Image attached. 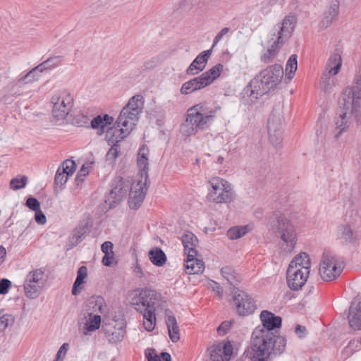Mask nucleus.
I'll use <instances>...</instances> for the list:
<instances>
[{"label":"nucleus","instance_id":"a211bd4d","mask_svg":"<svg viewBox=\"0 0 361 361\" xmlns=\"http://www.w3.org/2000/svg\"><path fill=\"white\" fill-rule=\"evenodd\" d=\"M269 140L272 145L277 146L282 140L281 123L279 118L272 114L268 121Z\"/></svg>","mask_w":361,"mask_h":361},{"label":"nucleus","instance_id":"a18cd8bd","mask_svg":"<svg viewBox=\"0 0 361 361\" xmlns=\"http://www.w3.org/2000/svg\"><path fill=\"white\" fill-rule=\"evenodd\" d=\"M285 0H269L268 1L262 4L260 11L262 13L266 15L271 12V6L275 4H283Z\"/></svg>","mask_w":361,"mask_h":361},{"label":"nucleus","instance_id":"39448f33","mask_svg":"<svg viewBox=\"0 0 361 361\" xmlns=\"http://www.w3.org/2000/svg\"><path fill=\"white\" fill-rule=\"evenodd\" d=\"M341 106L345 111L343 112L336 118V126L338 133V137L343 132L348 129L350 121L348 117V113L353 115L358 121L361 117V89L358 86L345 88L339 100Z\"/></svg>","mask_w":361,"mask_h":361},{"label":"nucleus","instance_id":"c9c22d12","mask_svg":"<svg viewBox=\"0 0 361 361\" xmlns=\"http://www.w3.org/2000/svg\"><path fill=\"white\" fill-rule=\"evenodd\" d=\"M87 276V269L85 266L80 267L77 271V277L73 283L72 288V294L75 295L78 294L77 288H80L83 283L85 279Z\"/></svg>","mask_w":361,"mask_h":361},{"label":"nucleus","instance_id":"69168bd1","mask_svg":"<svg viewBox=\"0 0 361 361\" xmlns=\"http://www.w3.org/2000/svg\"><path fill=\"white\" fill-rule=\"evenodd\" d=\"M146 356L148 359V361H159V357L152 350H151V351L149 353H146Z\"/></svg>","mask_w":361,"mask_h":361},{"label":"nucleus","instance_id":"aec40b11","mask_svg":"<svg viewBox=\"0 0 361 361\" xmlns=\"http://www.w3.org/2000/svg\"><path fill=\"white\" fill-rule=\"evenodd\" d=\"M181 241L184 247V251L190 253L189 257L197 256V251L196 250L199 241L197 238L190 231H185L181 237Z\"/></svg>","mask_w":361,"mask_h":361},{"label":"nucleus","instance_id":"4468645a","mask_svg":"<svg viewBox=\"0 0 361 361\" xmlns=\"http://www.w3.org/2000/svg\"><path fill=\"white\" fill-rule=\"evenodd\" d=\"M128 185L123 178H116L111 185V190L106 196L105 202L110 208L114 207L116 204L121 202L127 195Z\"/></svg>","mask_w":361,"mask_h":361},{"label":"nucleus","instance_id":"b1692460","mask_svg":"<svg viewBox=\"0 0 361 361\" xmlns=\"http://www.w3.org/2000/svg\"><path fill=\"white\" fill-rule=\"evenodd\" d=\"M187 259L185 263V272L188 274H196L202 273L204 269L202 260L197 259L196 256L189 257L190 253H186Z\"/></svg>","mask_w":361,"mask_h":361},{"label":"nucleus","instance_id":"774afa93","mask_svg":"<svg viewBox=\"0 0 361 361\" xmlns=\"http://www.w3.org/2000/svg\"><path fill=\"white\" fill-rule=\"evenodd\" d=\"M159 361H171V355L168 353H161V357L159 358Z\"/></svg>","mask_w":361,"mask_h":361},{"label":"nucleus","instance_id":"5fc2aeb1","mask_svg":"<svg viewBox=\"0 0 361 361\" xmlns=\"http://www.w3.org/2000/svg\"><path fill=\"white\" fill-rule=\"evenodd\" d=\"M26 206L34 212L40 209L39 202L35 197H29L26 200Z\"/></svg>","mask_w":361,"mask_h":361},{"label":"nucleus","instance_id":"f8f14e48","mask_svg":"<svg viewBox=\"0 0 361 361\" xmlns=\"http://www.w3.org/2000/svg\"><path fill=\"white\" fill-rule=\"evenodd\" d=\"M44 269H35L28 272L23 284L26 297L30 299L37 298L44 285Z\"/></svg>","mask_w":361,"mask_h":361},{"label":"nucleus","instance_id":"20e7f679","mask_svg":"<svg viewBox=\"0 0 361 361\" xmlns=\"http://www.w3.org/2000/svg\"><path fill=\"white\" fill-rule=\"evenodd\" d=\"M219 106L209 109L205 104L200 103L188 109L185 122L180 130L184 136H191L200 130L208 129L212 124Z\"/></svg>","mask_w":361,"mask_h":361},{"label":"nucleus","instance_id":"c03bdc74","mask_svg":"<svg viewBox=\"0 0 361 361\" xmlns=\"http://www.w3.org/2000/svg\"><path fill=\"white\" fill-rule=\"evenodd\" d=\"M59 168H61V170L69 176L75 171L76 164L74 161L66 159Z\"/></svg>","mask_w":361,"mask_h":361},{"label":"nucleus","instance_id":"393cba45","mask_svg":"<svg viewBox=\"0 0 361 361\" xmlns=\"http://www.w3.org/2000/svg\"><path fill=\"white\" fill-rule=\"evenodd\" d=\"M206 87L201 77L199 75L184 82L180 91L182 94H188Z\"/></svg>","mask_w":361,"mask_h":361},{"label":"nucleus","instance_id":"ddd939ff","mask_svg":"<svg viewBox=\"0 0 361 361\" xmlns=\"http://www.w3.org/2000/svg\"><path fill=\"white\" fill-rule=\"evenodd\" d=\"M233 305L236 312L240 316H247L252 314L256 305L254 300L247 293L237 290L233 296Z\"/></svg>","mask_w":361,"mask_h":361},{"label":"nucleus","instance_id":"de8ad7c7","mask_svg":"<svg viewBox=\"0 0 361 361\" xmlns=\"http://www.w3.org/2000/svg\"><path fill=\"white\" fill-rule=\"evenodd\" d=\"M14 323V317L11 314H4L0 317V329L4 331Z\"/></svg>","mask_w":361,"mask_h":361},{"label":"nucleus","instance_id":"bf43d9fd","mask_svg":"<svg viewBox=\"0 0 361 361\" xmlns=\"http://www.w3.org/2000/svg\"><path fill=\"white\" fill-rule=\"evenodd\" d=\"M35 219L40 225H44L47 222V218L40 209L35 211Z\"/></svg>","mask_w":361,"mask_h":361},{"label":"nucleus","instance_id":"a878e982","mask_svg":"<svg viewBox=\"0 0 361 361\" xmlns=\"http://www.w3.org/2000/svg\"><path fill=\"white\" fill-rule=\"evenodd\" d=\"M223 69L224 66L221 63H217L200 76L207 87L220 76Z\"/></svg>","mask_w":361,"mask_h":361},{"label":"nucleus","instance_id":"f03ea898","mask_svg":"<svg viewBox=\"0 0 361 361\" xmlns=\"http://www.w3.org/2000/svg\"><path fill=\"white\" fill-rule=\"evenodd\" d=\"M283 75V69L279 64L262 70L243 90L241 102L245 105L255 104L262 96L274 90L281 83Z\"/></svg>","mask_w":361,"mask_h":361},{"label":"nucleus","instance_id":"4be33fe9","mask_svg":"<svg viewBox=\"0 0 361 361\" xmlns=\"http://www.w3.org/2000/svg\"><path fill=\"white\" fill-rule=\"evenodd\" d=\"M348 319L352 329L354 330L361 329V302L351 303Z\"/></svg>","mask_w":361,"mask_h":361},{"label":"nucleus","instance_id":"052dcab7","mask_svg":"<svg viewBox=\"0 0 361 361\" xmlns=\"http://www.w3.org/2000/svg\"><path fill=\"white\" fill-rule=\"evenodd\" d=\"M231 323L228 321H225L221 324V325L218 327L217 331L219 334H226L227 331L230 329Z\"/></svg>","mask_w":361,"mask_h":361},{"label":"nucleus","instance_id":"58836bf2","mask_svg":"<svg viewBox=\"0 0 361 361\" xmlns=\"http://www.w3.org/2000/svg\"><path fill=\"white\" fill-rule=\"evenodd\" d=\"M337 235L338 238L345 242H350L353 240V232L350 226L348 225H341L338 228Z\"/></svg>","mask_w":361,"mask_h":361},{"label":"nucleus","instance_id":"c85d7f7f","mask_svg":"<svg viewBox=\"0 0 361 361\" xmlns=\"http://www.w3.org/2000/svg\"><path fill=\"white\" fill-rule=\"evenodd\" d=\"M166 326L170 339L173 343L178 342L180 340L179 327L173 315L167 314Z\"/></svg>","mask_w":361,"mask_h":361},{"label":"nucleus","instance_id":"09e8293b","mask_svg":"<svg viewBox=\"0 0 361 361\" xmlns=\"http://www.w3.org/2000/svg\"><path fill=\"white\" fill-rule=\"evenodd\" d=\"M112 134L111 133L109 137L106 135L107 138L111 137ZM108 140V142L109 143H111V142L109 141V139ZM114 143H116V142H113V146L109 149V150L108 151L107 154H106V159L107 160H114L116 158H117L119 155V150L118 149V145H114ZM112 144V142H111Z\"/></svg>","mask_w":361,"mask_h":361},{"label":"nucleus","instance_id":"bb28decb","mask_svg":"<svg viewBox=\"0 0 361 361\" xmlns=\"http://www.w3.org/2000/svg\"><path fill=\"white\" fill-rule=\"evenodd\" d=\"M114 121V117L109 116V114H104V116L98 115L92 120L91 127L93 129L99 130L101 133H104L105 128L111 125Z\"/></svg>","mask_w":361,"mask_h":361},{"label":"nucleus","instance_id":"79ce46f5","mask_svg":"<svg viewBox=\"0 0 361 361\" xmlns=\"http://www.w3.org/2000/svg\"><path fill=\"white\" fill-rule=\"evenodd\" d=\"M212 48H210L208 50H205L201 52L194 60L193 61L197 66H199L202 70L205 68V66L207 63L212 53Z\"/></svg>","mask_w":361,"mask_h":361},{"label":"nucleus","instance_id":"49530a36","mask_svg":"<svg viewBox=\"0 0 361 361\" xmlns=\"http://www.w3.org/2000/svg\"><path fill=\"white\" fill-rule=\"evenodd\" d=\"M68 176L64 173L61 170V168H59L56 171L55 178H54V183L58 186H63L67 181Z\"/></svg>","mask_w":361,"mask_h":361},{"label":"nucleus","instance_id":"4d7b16f0","mask_svg":"<svg viewBox=\"0 0 361 361\" xmlns=\"http://www.w3.org/2000/svg\"><path fill=\"white\" fill-rule=\"evenodd\" d=\"M11 283L8 279H3L0 281V294L4 295L8 292Z\"/></svg>","mask_w":361,"mask_h":361},{"label":"nucleus","instance_id":"680f3d73","mask_svg":"<svg viewBox=\"0 0 361 361\" xmlns=\"http://www.w3.org/2000/svg\"><path fill=\"white\" fill-rule=\"evenodd\" d=\"M68 349V344L63 343L57 352L56 356L59 358H63L65 357Z\"/></svg>","mask_w":361,"mask_h":361},{"label":"nucleus","instance_id":"9b49d317","mask_svg":"<svg viewBox=\"0 0 361 361\" xmlns=\"http://www.w3.org/2000/svg\"><path fill=\"white\" fill-rule=\"evenodd\" d=\"M343 271L341 262L335 256L325 253L319 264V275L325 281L336 279Z\"/></svg>","mask_w":361,"mask_h":361},{"label":"nucleus","instance_id":"8fccbe9b","mask_svg":"<svg viewBox=\"0 0 361 361\" xmlns=\"http://www.w3.org/2000/svg\"><path fill=\"white\" fill-rule=\"evenodd\" d=\"M327 14L333 16L334 18L338 15L339 12V1L338 0H333L326 11Z\"/></svg>","mask_w":361,"mask_h":361},{"label":"nucleus","instance_id":"1a4fd4ad","mask_svg":"<svg viewBox=\"0 0 361 361\" xmlns=\"http://www.w3.org/2000/svg\"><path fill=\"white\" fill-rule=\"evenodd\" d=\"M210 188L207 199L216 204L230 203L235 199L232 185L220 177H212L209 180Z\"/></svg>","mask_w":361,"mask_h":361},{"label":"nucleus","instance_id":"603ef678","mask_svg":"<svg viewBox=\"0 0 361 361\" xmlns=\"http://www.w3.org/2000/svg\"><path fill=\"white\" fill-rule=\"evenodd\" d=\"M229 32V27H224L223 29H221L220 32H219L217 35L215 36L211 48H212L213 49L216 46V44L221 40V39Z\"/></svg>","mask_w":361,"mask_h":361},{"label":"nucleus","instance_id":"412c9836","mask_svg":"<svg viewBox=\"0 0 361 361\" xmlns=\"http://www.w3.org/2000/svg\"><path fill=\"white\" fill-rule=\"evenodd\" d=\"M311 267V261L310 255L305 252H300L296 255L290 262L288 268H295L300 269V271H307L310 274Z\"/></svg>","mask_w":361,"mask_h":361},{"label":"nucleus","instance_id":"9d476101","mask_svg":"<svg viewBox=\"0 0 361 361\" xmlns=\"http://www.w3.org/2000/svg\"><path fill=\"white\" fill-rule=\"evenodd\" d=\"M73 97L66 90L56 92L51 99L52 116L56 121H64L71 111Z\"/></svg>","mask_w":361,"mask_h":361},{"label":"nucleus","instance_id":"7ed1b4c3","mask_svg":"<svg viewBox=\"0 0 361 361\" xmlns=\"http://www.w3.org/2000/svg\"><path fill=\"white\" fill-rule=\"evenodd\" d=\"M145 99L141 94L132 97L121 111L114 128L107 132V136L111 142H118L126 137L137 125L140 114L142 112Z\"/></svg>","mask_w":361,"mask_h":361},{"label":"nucleus","instance_id":"4c0bfd02","mask_svg":"<svg viewBox=\"0 0 361 361\" xmlns=\"http://www.w3.org/2000/svg\"><path fill=\"white\" fill-rule=\"evenodd\" d=\"M101 317L99 314H89V319L85 324V329L87 331H94L100 327Z\"/></svg>","mask_w":361,"mask_h":361},{"label":"nucleus","instance_id":"f3484780","mask_svg":"<svg viewBox=\"0 0 361 361\" xmlns=\"http://www.w3.org/2000/svg\"><path fill=\"white\" fill-rule=\"evenodd\" d=\"M310 274L306 271H300L295 268H288L287 270V283L288 287L293 290H298L305 284Z\"/></svg>","mask_w":361,"mask_h":361},{"label":"nucleus","instance_id":"6ab92c4d","mask_svg":"<svg viewBox=\"0 0 361 361\" xmlns=\"http://www.w3.org/2000/svg\"><path fill=\"white\" fill-rule=\"evenodd\" d=\"M149 149L145 145H142L137 154V166L140 169V179L145 180V181L149 180V163H148V155H149Z\"/></svg>","mask_w":361,"mask_h":361},{"label":"nucleus","instance_id":"13d9d810","mask_svg":"<svg viewBox=\"0 0 361 361\" xmlns=\"http://www.w3.org/2000/svg\"><path fill=\"white\" fill-rule=\"evenodd\" d=\"M113 243L110 241H105L101 246L102 251L104 255H113Z\"/></svg>","mask_w":361,"mask_h":361},{"label":"nucleus","instance_id":"864d4df0","mask_svg":"<svg viewBox=\"0 0 361 361\" xmlns=\"http://www.w3.org/2000/svg\"><path fill=\"white\" fill-rule=\"evenodd\" d=\"M88 173H89L88 166H85V165H83L81 167L80 170L78 171L76 178H75V181H76V183L78 185L83 181L85 177Z\"/></svg>","mask_w":361,"mask_h":361},{"label":"nucleus","instance_id":"a19ab883","mask_svg":"<svg viewBox=\"0 0 361 361\" xmlns=\"http://www.w3.org/2000/svg\"><path fill=\"white\" fill-rule=\"evenodd\" d=\"M221 273L222 276L231 284L234 285L238 280L237 274L231 267H224L221 268Z\"/></svg>","mask_w":361,"mask_h":361},{"label":"nucleus","instance_id":"338daca9","mask_svg":"<svg viewBox=\"0 0 361 361\" xmlns=\"http://www.w3.org/2000/svg\"><path fill=\"white\" fill-rule=\"evenodd\" d=\"M134 272H135V275L139 278H142L144 276L142 269L140 265H139L138 264H136L135 269H134Z\"/></svg>","mask_w":361,"mask_h":361},{"label":"nucleus","instance_id":"37998d69","mask_svg":"<svg viewBox=\"0 0 361 361\" xmlns=\"http://www.w3.org/2000/svg\"><path fill=\"white\" fill-rule=\"evenodd\" d=\"M27 183V178L25 176H18L11 179L10 187L13 190L22 189L26 186Z\"/></svg>","mask_w":361,"mask_h":361},{"label":"nucleus","instance_id":"6e6d98bb","mask_svg":"<svg viewBox=\"0 0 361 361\" xmlns=\"http://www.w3.org/2000/svg\"><path fill=\"white\" fill-rule=\"evenodd\" d=\"M202 71L203 70L199 66L192 61L186 69V74L188 75H195Z\"/></svg>","mask_w":361,"mask_h":361},{"label":"nucleus","instance_id":"f704fd0d","mask_svg":"<svg viewBox=\"0 0 361 361\" xmlns=\"http://www.w3.org/2000/svg\"><path fill=\"white\" fill-rule=\"evenodd\" d=\"M37 66L27 73L24 76L18 78V81L20 83H32L37 81L40 78V73H43L42 69H36Z\"/></svg>","mask_w":361,"mask_h":361},{"label":"nucleus","instance_id":"2eb2a0df","mask_svg":"<svg viewBox=\"0 0 361 361\" xmlns=\"http://www.w3.org/2000/svg\"><path fill=\"white\" fill-rule=\"evenodd\" d=\"M149 183V181L140 179L133 182L128 200L130 209H137L141 206L148 190Z\"/></svg>","mask_w":361,"mask_h":361},{"label":"nucleus","instance_id":"ea45409f","mask_svg":"<svg viewBox=\"0 0 361 361\" xmlns=\"http://www.w3.org/2000/svg\"><path fill=\"white\" fill-rule=\"evenodd\" d=\"M297 68V56L295 54H293L288 59L286 66V76L289 80H291L293 78Z\"/></svg>","mask_w":361,"mask_h":361},{"label":"nucleus","instance_id":"6e6552de","mask_svg":"<svg viewBox=\"0 0 361 361\" xmlns=\"http://www.w3.org/2000/svg\"><path fill=\"white\" fill-rule=\"evenodd\" d=\"M271 219L277 222L276 235L279 240L280 252L286 255L291 254L298 242L295 225L279 212H274Z\"/></svg>","mask_w":361,"mask_h":361},{"label":"nucleus","instance_id":"7c9ffc66","mask_svg":"<svg viewBox=\"0 0 361 361\" xmlns=\"http://www.w3.org/2000/svg\"><path fill=\"white\" fill-rule=\"evenodd\" d=\"M104 331L106 338L111 343H116L121 341L126 333L123 328H114L113 329H104Z\"/></svg>","mask_w":361,"mask_h":361},{"label":"nucleus","instance_id":"3c124183","mask_svg":"<svg viewBox=\"0 0 361 361\" xmlns=\"http://www.w3.org/2000/svg\"><path fill=\"white\" fill-rule=\"evenodd\" d=\"M335 18L327 14V12L324 11L322 20L319 22V27L322 29H326L333 23Z\"/></svg>","mask_w":361,"mask_h":361},{"label":"nucleus","instance_id":"0eeeda50","mask_svg":"<svg viewBox=\"0 0 361 361\" xmlns=\"http://www.w3.org/2000/svg\"><path fill=\"white\" fill-rule=\"evenodd\" d=\"M296 23L295 16L290 14L286 16L281 23H278L274 26L271 31L273 43L261 57L264 63H268L272 61L281 47L292 36Z\"/></svg>","mask_w":361,"mask_h":361},{"label":"nucleus","instance_id":"cd10ccee","mask_svg":"<svg viewBox=\"0 0 361 361\" xmlns=\"http://www.w3.org/2000/svg\"><path fill=\"white\" fill-rule=\"evenodd\" d=\"M90 224L87 221H83L78 224V226L73 231L72 236V242L74 244L80 243L84 236L87 235L90 231Z\"/></svg>","mask_w":361,"mask_h":361},{"label":"nucleus","instance_id":"e2e57ef3","mask_svg":"<svg viewBox=\"0 0 361 361\" xmlns=\"http://www.w3.org/2000/svg\"><path fill=\"white\" fill-rule=\"evenodd\" d=\"M114 253L113 255H104V256L102 258V263L104 266L110 267L114 260Z\"/></svg>","mask_w":361,"mask_h":361},{"label":"nucleus","instance_id":"72a5a7b5","mask_svg":"<svg viewBox=\"0 0 361 361\" xmlns=\"http://www.w3.org/2000/svg\"><path fill=\"white\" fill-rule=\"evenodd\" d=\"M336 75H330L326 72H322L320 79V87L321 89L325 92H329L331 91L333 87L335 86V79L334 76Z\"/></svg>","mask_w":361,"mask_h":361},{"label":"nucleus","instance_id":"5701e85b","mask_svg":"<svg viewBox=\"0 0 361 361\" xmlns=\"http://www.w3.org/2000/svg\"><path fill=\"white\" fill-rule=\"evenodd\" d=\"M342 57L341 55L334 51L329 56L326 63L324 72L329 73L330 75H337L342 67Z\"/></svg>","mask_w":361,"mask_h":361},{"label":"nucleus","instance_id":"0e129e2a","mask_svg":"<svg viewBox=\"0 0 361 361\" xmlns=\"http://www.w3.org/2000/svg\"><path fill=\"white\" fill-rule=\"evenodd\" d=\"M306 328L303 326H301L300 324L297 325L295 327V334L298 335V336L300 338H304L306 335Z\"/></svg>","mask_w":361,"mask_h":361},{"label":"nucleus","instance_id":"dca6fc26","mask_svg":"<svg viewBox=\"0 0 361 361\" xmlns=\"http://www.w3.org/2000/svg\"><path fill=\"white\" fill-rule=\"evenodd\" d=\"M212 361H229L233 354L230 341L214 343L207 348Z\"/></svg>","mask_w":361,"mask_h":361},{"label":"nucleus","instance_id":"e433bc0d","mask_svg":"<svg viewBox=\"0 0 361 361\" xmlns=\"http://www.w3.org/2000/svg\"><path fill=\"white\" fill-rule=\"evenodd\" d=\"M249 231L248 226H234L228 231L227 236L231 240H236L245 235Z\"/></svg>","mask_w":361,"mask_h":361},{"label":"nucleus","instance_id":"423d86ee","mask_svg":"<svg viewBox=\"0 0 361 361\" xmlns=\"http://www.w3.org/2000/svg\"><path fill=\"white\" fill-rule=\"evenodd\" d=\"M160 300L161 294L151 289H142L131 298L132 305L143 316V325L147 331H152L155 327V310Z\"/></svg>","mask_w":361,"mask_h":361},{"label":"nucleus","instance_id":"c756f323","mask_svg":"<svg viewBox=\"0 0 361 361\" xmlns=\"http://www.w3.org/2000/svg\"><path fill=\"white\" fill-rule=\"evenodd\" d=\"M149 258L152 263L157 267H162L166 262V256L159 247H154L149 252Z\"/></svg>","mask_w":361,"mask_h":361},{"label":"nucleus","instance_id":"2f4dec72","mask_svg":"<svg viewBox=\"0 0 361 361\" xmlns=\"http://www.w3.org/2000/svg\"><path fill=\"white\" fill-rule=\"evenodd\" d=\"M104 299L101 296H92L88 301L89 310L102 314L105 309Z\"/></svg>","mask_w":361,"mask_h":361},{"label":"nucleus","instance_id":"473e14b6","mask_svg":"<svg viewBox=\"0 0 361 361\" xmlns=\"http://www.w3.org/2000/svg\"><path fill=\"white\" fill-rule=\"evenodd\" d=\"M63 58L61 56L49 57L46 61L37 65L36 69H42L44 72L47 70H51L58 67L61 64Z\"/></svg>","mask_w":361,"mask_h":361},{"label":"nucleus","instance_id":"f257e3e1","mask_svg":"<svg viewBox=\"0 0 361 361\" xmlns=\"http://www.w3.org/2000/svg\"><path fill=\"white\" fill-rule=\"evenodd\" d=\"M262 326L256 327L251 338V346L244 355L250 361H269L272 354L282 353L286 345L284 337L276 335L273 331L281 325V317L263 310L260 314Z\"/></svg>","mask_w":361,"mask_h":361}]
</instances>
